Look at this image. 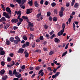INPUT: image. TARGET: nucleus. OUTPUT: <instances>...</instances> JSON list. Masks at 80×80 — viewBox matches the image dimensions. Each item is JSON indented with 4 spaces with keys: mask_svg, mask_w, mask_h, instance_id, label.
<instances>
[{
    "mask_svg": "<svg viewBox=\"0 0 80 80\" xmlns=\"http://www.w3.org/2000/svg\"><path fill=\"white\" fill-rule=\"evenodd\" d=\"M20 17H19V18H18V17L17 18V19H19V21L20 22H23V19L22 18H20Z\"/></svg>",
    "mask_w": 80,
    "mask_h": 80,
    "instance_id": "obj_19",
    "label": "nucleus"
},
{
    "mask_svg": "<svg viewBox=\"0 0 80 80\" xmlns=\"http://www.w3.org/2000/svg\"><path fill=\"white\" fill-rule=\"evenodd\" d=\"M25 45L26 47H28L29 46V42H27L25 43Z\"/></svg>",
    "mask_w": 80,
    "mask_h": 80,
    "instance_id": "obj_34",
    "label": "nucleus"
},
{
    "mask_svg": "<svg viewBox=\"0 0 80 80\" xmlns=\"http://www.w3.org/2000/svg\"><path fill=\"white\" fill-rule=\"evenodd\" d=\"M21 68L22 71H24V70H25V65H22V66L21 67Z\"/></svg>",
    "mask_w": 80,
    "mask_h": 80,
    "instance_id": "obj_23",
    "label": "nucleus"
},
{
    "mask_svg": "<svg viewBox=\"0 0 80 80\" xmlns=\"http://www.w3.org/2000/svg\"><path fill=\"white\" fill-rule=\"evenodd\" d=\"M41 13H39L38 14H37V18H39L40 17V16L41 15Z\"/></svg>",
    "mask_w": 80,
    "mask_h": 80,
    "instance_id": "obj_38",
    "label": "nucleus"
},
{
    "mask_svg": "<svg viewBox=\"0 0 80 80\" xmlns=\"http://www.w3.org/2000/svg\"><path fill=\"white\" fill-rule=\"evenodd\" d=\"M6 44L7 45H9L10 44V41L8 40H7L6 41Z\"/></svg>",
    "mask_w": 80,
    "mask_h": 80,
    "instance_id": "obj_22",
    "label": "nucleus"
},
{
    "mask_svg": "<svg viewBox=\"0 0 80 80\" xmlns=\"http://www.w3.org/2000/svg\"><path fill=\"white\" fill-rule=\"evenodd\" d=\"M46 38H47V39H49L50 38V36L48 34H46Z\"/></svg>",
    "mask_w": 80,
    "mask_h": 80,
    "instance_id": "obj_41",
    "label": "nucleus"
},
{
    "mask_svg": "<svg viewBox=\"0 0 80 80\" xmlns=\"http://www.w3.org/2000/svg\"><path fill=\"white\" fill-rule=\"evenodd\" d=\"M10 7H12V8H13V7H15V5H13L12 4H10Z\"/></svg>",
    "mask_w": 80,
    "mask_h": 80,
    "instance_id": "obj_62",
    "label": "nucleus"
},
{
    "mask_svg": "<svg viewBox=\"0 0 80 80\" xmlns=\"http://www.w3.org/2000/svg\"><path fill=\"white\" fill-rule=\"evenodd\" d=\"M12 71L9 70V71L8 74H9V75H12Z\"/></svg>",
    "mask_w": 80,
    "mask_h": 80,
    "instance_id": "obj_57",
    "label": "nucleus"
},
{
    "mask_svg": "<svg viewBox=\"0 0 80 80\" xmlns=\"http://www.w3.org/2000/svg\"><path fill=\"white\" fill-rule=\"evenodd\" d=\"M44 4L45 5H48V1H46L44 3Z\"/></svg>",
    "mask_w": 80,
    "mask_h": 80,
    "instance_id": "obj_56",
    "label": "nucleus"
},
{
    "mask_svg": "<svg viewBox=\"0 0 80 80\" xmlns=\"http://www.w3.org/2000/svg\"><path fill=\"white\" fill-rule=\"evenodd\" d=\"M17 28H18V27L15 26L13 27V29L14 30H16V29H17Z\"/></svg>",
    "mask_w": 80,
    "mask_h": 80,
    "instance_id": "obj_55",
    "label": "nucleus"
},
{
    "mask_svg": "<svg viewBox=\"0 0 80 80\" xmlns=\"http://www.w3.org/2000/svg\"><path fill=\"white\" fill-rule=\"evenodd\" d=\"M17 73H18L17 72V71L16 70V69H14L13 71V74L14 75H16V74H17Z\"/></svg>",
    "mask_w": 80,
    "mask_h": 80,
    "instance_id": "obj_29",
    "label": "nucleus"
},
{
    "mask_svg": "<svg viewBox=\"0 0 80 80\" xmlns=\"http://www.w3.org/2000/svg\"><path fill=\"white\" fill-rule=\"evenodd\" d=\"M15 13L16 14H17L18 15V17L19 18V17H20V16H21V15H22V13H21V11H16L15 12Z\"/></svg>",
    "mask_w": 80,
    "mask_h": 80,
    "instance_id": "obj_2",
    "label": "nucleus"
},
{
    "mask_svg": "<svg viewBox=\"0 0 80 80\" xmlns=\"http://www.w3.org/2000/svg\"><path fill=\"white\" fill-rule=\"evenodd\" d=\"M16 1V2L18 3L19 4H20L22 3V0H14L13 2H15Z\"/></svg>",
    "mask_w": 80,
    "mask_h": 80,
    "instance_id": "obj_15",
    "label": "nucleus"
},
{
    "mask_svg": "<svg viewBox=\"0 0 80 80\" xmlns=\"http://www.w3.org/2000/svg\"><path fill=\"white\" fill-rule=\"evenodd\" d=\"M52 54H53V52L52 51H51L49 53V55H52Z\"/></svg>",
    "mask_w": 80,
    "mask_h": 80,
    "instance_id": "obj_50",
    "label": "nucleus"
},
{
    "mask_svg": "<svg viewBox=\"0 0 80 80\" xmlns=\"http://www.w3.org/2000/svg\"><path fill=\"white\" fill-rule=\"evenodd\" d=\"M25 2H26V0H22V5H23V4H24Z\"/></svg>",
    "mask_w": 80,
    "mask_h": 80,
    "instance_id": "obj_46",
    "label": "nucleus"
},
{
    "mask_svg": "<svg viewBox=\"0 0 80 80\" xmlns=\"http://www.w3.org/2000/svg\"><path fill=\"white\" fill-rule=\"evenodd\" d=\"M36 42H38H38H40V40L38 38L37 40H36Z\"/></svg>",
    "mask_w": 80,
    "mask_h": 80,
    "instance_id": "obj_53",
    "label": "nucleus"
},
{
    "mask_svg": "<svg viewBox=\"0 0 80 80\" xmlns=\"http://www.w3.org/2000/svg\"><path fill=\"white\" fill-rule=\"evenodd\" d=\"M15 38L16 40H17L18 41V42H20V38H19L18 36L15 37Z\"/></svg>",
    "mask_w": 80,
    "mask_h": 80,
    "instance_id": "obj_20",
    "label": "nucleus"
},
{
    "mask_svg": "<svg viewBox=\"0 0 80 80\" xmlns=\"http://www.w3.org/2000/svg\"><path fill=\"white\" fill-rule=\"evenodd\" d=\"M6 10L7 12H8L10 15H11L12 13H11V10H10V8L8 7H7L6 8Z\"/></svg>",
    "mask_w": 80,
    "mask_h": 80,
    "instance_id": "obj_4",
    "label": "nucleus"
},
{
    "mask_svg": "<svg viewBox=\"0 0 80 80\" xmlns=\"http://www.w3.org/2000/svg\"><path fill=\"white\" fill-rule=\"evenodd\" d=\"M22 38L23 40H27V38L26 36H23L22 37Z\"/></svg>",
    "mask_w": 80,
    "mask_h": 80,
    "instance_id": "obj_25",
    "label": "nucleus"
},
{
    "mask_svg": "<svg viewBox=\"0 0 80 80\" xmlns=\"http://www.w3.org/2000/svg\"><path fill=\"white\" fill-rule=\"evenodd\" d=\"M50 15H51V12H47V15L48 17L50 16Z\"/></svg>",
    "mask_w": 80,
    "mask_h": 80,
    "instance_id": "obj_35",
    "label": "nucleus"
},
{
    "mask_svg": "<svg viewBox=\"0 0 80 80\" xmlns=\"http://www.w3.org/2000/svg\"><path fill=\"white\" fill-rule=\"evenodd\" d=\"M43 50L44 51H45V52H47V51H48V49H47V48L46 47L43 48Z\"/></svg>",
    "mask_w": 80,
    "mask_h": 80,
    "instance_id": "obj_36",
    "label": "nucleus"
},
{
    "mask_svg": "<svg viewBox=\"0 0 80 80\" xmlns=\"http://www.w3.org/2000/svg\"><path fill=\"white\" fill-rule=\"evenodd\" d=\"M32 13V11H30V9H28L27 10L26 13L27 14H30V13Z\"/></svg>",
    "mask_w": 80,
    "mask_h": 80,
    "instance_id": "obj_16",
    "label": "nucleus"
},
{
    "mask_svg": "<svg viewBox=\"0 0 80 80\" xmlns=\"http://www.w3.org/2000/svg\"><path fill=\"white\" fill-rule=\"evenodd\" d=\"M35 69L36 70H39V69H40V67L38 66V67H37Z\"/></svg>",
    "mask_w": 80,
    "mask_h": 80,
    "instance_id": "obj_59",
    "label": "nucleus"
},
{
    "mask_svg": "<svg viewBox=\"0 0 80 80\" xmlns=\"http://www.w3.org/2000/svg\"><path fill=\"white\" fill-rule=\"evenodd\" d=\"M59 16L60 17H62L63 16V11H61L60 12H59Z\"/></svg>",
    "mask_w": 80,
    "mask_h": 80,
    "instance_id": "obj_9",
    "label": "nucleus"
},
{
    "mask_svg": "<svg viewBox=\"0 0 80 80\" xmlns=\"http://www.w3.org/2000/svg\"><path fill=\"white\" fill-rule=\"evenodd\" d=\"M44 28H45V29H47L48 28V26H47V25L45 24L44 25Z\"/></svg>",
    "mask_w": 80,
    "mask_h": 80,
    "instance_id": "obj_54",
    "label": "nucleus"
},
{
    "mask_svg": "<svg viewBox=\"0 0 80 80\" xmlns=\"http://www.w3.org/2000/svg\"><path fill=\"white\" fill-rule=\"evenodd\" d=\"M18 42H20V41H18V40H16L14 41V43H15V44H18Z\"/></svg>",
    "mask_w": 80,
    "mask_h": 80,
    "instance_id": "obj_28",
    "label": "nucleus"
},
{
    "mask_svg": "<svg viewBox=\"0 0 80 80\" xmlns=\"http://www.w3.org/2000/svg\"><path fill=\"white\" fill-rule=\"evenodd\" d=\"M32 48H34V47H35V43H33V44H32Z\"/></svg>",
    "mask_w": 80,
    "mask_h": 80,
    "instance_id": "obj_60",
    "label": "nucleus"
},
{
    "mask_svg": "<svg viewBox=\"0 0 80 80\" xmlns=\"http://www.w3.org/2000/svg\"><path fill=\"white\" fill-rule=\"evenodd\" d=\"M42 72H43V70L42 69H41L40 71H39L38 74L40 75V73H42Z\"/></svg>",
    "mask_w": 80,
    "mask_h": 80,
    "instance_id": "obj_42",
    "label": "nucleus"
},
{
    "mask_svg": "<svg viewBox=\"0 0 80 80\" xmlns=\"http://www.w3.org/2000/svg\"><path fill=\"white\" fill-rule=\"evenodd\" d=\"M22 19H23V20H26L27 22H28V21L29 20H28V17L22 16Z\"/></svg>",
    "mask_w": 80,
    "mask_h": 80,
    "instance_id": "obj_7",
    "label": "nucleus"
},
{
    "mask_svg": "<svg viewBox=\"0 0 80 80\" xmlns=\"http://www.w3.org/2000/svg\"><path fill=\"white\" fill-rule=\"evenodd\" d=\"M10 40L11 42H14V38L13 37H11L10 38Z\"/></svg>",
    "mask_w": 80,
    "mask_h": 80,
    "instance_id": "obj_21",
    "label": "nucleus"
},
{
    "mask_svg": "<svg viewBox=\"0 0 80 80\" xmlns=\"http://www.w3.org/2000/svg\"><path fill=\"white\" fill-rule=\"evenodd\" d=\"M55 35L54 34H52V35L50 37V38L51 39V40H52L53 38V37H54V36H55Z\"/></svg>",
    "mask_w": 80,
    "mask_h": 80,
    "instance_id": "obj_39",
    "label": "nucleus"
},
{
    "mask_svg": "<svg viewBox=\"0 0 80 80\" xmlns=\"http://www.w3.org/2000/svg\"><path fill=\"white\" fill-rule=\"evenodd\" d=\"M10 24L9 23H7L6 24V26L7 27H10Z\"/></svg>",
    "mask_w": 80,
    "mask_h": 80,
    "instance_id": "obj_40",
    "label": "nucleus"
},
{
    "mask_svg": "<svg viewBox=\"0 0 80 80\" xmlns=\"http://www.w3.org/2000/svg\"><path fill=\"white\" fill-rule=\"evenodd\" d=\"M26 47V45H25V44H24L23 45H22V48H25Z\"/></svg>",
    "mask_w": 80,
    "mask_h": 80,
    "instance_id": "obj_64",
    "label": "nucleus"
},
{
    "mask_svg": "<svg viewBox=\"0 0 80 80\" xmlns=\"http://www.w3.org/2000/svg\"><path fill=\"white\" fill-rule=\"evenodd\" d=\"M42 72H43V70L42 69H41L40 71H39L38 74L40 75V73H42Z\"/></svg>",
    "mask_w": 80,
    "mask_h": 80,
    "instance_id": "obj_43",
    "label": "nucleus"
},
{
    "mask_svg": "<svg viewBox=\"0 0 80 80\" xmlns=\"http://www.w3.org/2000/svg\"><path fill=\"white\" fill-rule=\"evenodd\" d=\"M30 31H31V32H33V30H34V29H33V28H30Z\"/></svg>",
    "mask_w": 80,
    "mask_h": 80,
    "instance_id": "obj_61",
    "label": "nucleus"
},
{
    "mask_svg": "<svg viewBox=\"0 0 80 80\" xmlns=\"http://www.w3.org/2000/svg\"><path fill=\"white\" fill-rule=\"evenodd\" d=\"M5 52L4 51H2L0 52V55H5Z\"/></svg>",
    "mask_w": 80,
    "mask_h": 80,
    "instance_id": "obj_17",
    "label": "nucleus"
},
{
    "mask_svg": "<svg viewBox=\"0 0 80 80\" xmlns=\"http://www.w3.org/2000/svg\"><path fill=\"white\" fill-rule=\"evenodd\" d=\"M23 51H24V49L22 48H20L18 51V53H23Z\"/></svg>",
    "mask_w": 80,
    "mask_h": 80,
    "instance_id": "obj_5",
    "label": "nucleus"
},
{
    "mask_svg": "<svg viewBox=\"0 0 80 80\" xmlns=\"http://www.w3.org/2000/svg\"><path fill=\"white\" fill-rule=\"evenodd\" d=\"M6 14H7V12H4L3 14V16H4V17H6Z\"/></svg>",
    "mask_w": 80,
    "mask_h": 80,
    "instance_id": "obj_51",
    "label": "nucleus"
},
{
    "mask_svg": "<svg viewBox=\"0 0 80 80\" xmlns=\"http://www.w3.org/2000/svg\"><path fill=\"white\" fill-rule=\"evenodd\" d=\"M52 19H53V18H52V17H49V20H50V21H52Z\"/></svg>",
    "mask_w": 80,
    "mask_h": 80,
    "instance_id": "obj_58",
    "label": "nucleus"
},
{
    "mask_svg": "<svg viewBox=\"0 0 80 80\" xmlns=\"http://www.w3.org/2000/svg\"><path fill=\"white\" fill-rule=\"evenodd\" d=\"M34 5L36 7H38L39 5H38V3L37 2V1H36L34 2Z\"/></svg>",
    "mask_w": 80,
    "mask_h": 80,
    "instance_id": "obj_13",
    "label": "nucleus"
},
{
    "mask_svg": "<svg viewBox=\"0 0 80 80\" xmlns=\"http://www.w3.org/2000/svg\"><path fill=\"white\" fill-rule=\"evenodd\" d=\"M21 77H22V75L21 74H20L16 76V77H17V78H20Z\"/></svg>",
    "mask_w": 80,
    "mask_h": 80,
    "instance_id": "obj_48",
    "label": "nucleus"
},
{
    "mask_svg": "<svg viewBox=\"0 0 80 80\" xmlns=\"http://www.w3.org/2000/svg\"><path fill=\"white\" fill-rule=\"evenodd\" d=\"M70 5V3L69 2L66 3V7H69V5Z\"/></svg>",
    "mask_w": 80,
    "mask_h": 80,
    "instance_id": "obj_63",
    "label": "nucleus"
},
{
    "mask_svg": "<svg viewBox=\"0 0 80 80\" xmlns=\"http://www.w3.org/2000/svg\"><path fill=\"white\" fill-rule=\"evenodd\" d=\"M9 56L11 57H13V53H11L9 54Z\"/></svg>",
    "mask_w": 80,
    "mask_h": 80,
    "instance_id": "obj_49",
    "label": "nucleus"
},
{
    "mask_svg": "<svg viewBox=\"0 0 80 80\" xmlns=\"http://www.w3.org/2000/svg\"><path fill=\"white\" fill-rule=\"evenodd\" d=\"M78 3H76L74 6V8H78Z\"/></svg>",
    "mask_w": 80,
    "mask_h": 80,
    "instance_id": "obj_27",
    "label": "nucleus"
},
{
    "mask_svg": "<svg viewBox=\"0 0 80 80\" xmlns=\"http://www.w3.org/2000/svg\"><path fill=\"white\" fill-rule=\"evenodd\" d=\"M60 40H59V39H58L57 38H55L54 42L55 43H57V42H60Z\"/></svg>",
    "mask_w": 80,
    "mask_h": 80,
    "instance_id": "obj_10",
    "label": "nucleus"
},
{
    "mask_svg": "<svg viewBox=\"0 0 80 80\" xmlns=\"http://www.w3.org/2000/svg\"><path fill=\"white\" fill-rule=\"evenodd\" d=\"M53 22H57V18L56 17H54L53 18Z\"/></svg>",
    "mask_w": 80,
    "mask_h": 80,
    "instance_id": "obj_24",
    "label": "nucleus"
},
{
    "mask_svg": "<svg viewBox=\"0 0 80 80\" xmlns=\"http://www.w3.org/2000/svg\"><path fill=\"white\" fill-rule=\"evenodd\" d=\"M5 72V70L2 69V70H1L0 72V75H3V74H4Z\"/></svg>",
    "mask_w": 80,
    "mask_h": 80,
    "instance_id": "obj_12",
    "label": "nucleus"
},
{
    "mask_svg": "<svg viewBox=\"0 0 80 80\" xmlns=\"http://www.w3.org/2000/svg\"><path fill=\"white\" fill-rule=\"evenodd\" d=\"M56 5V3L55 2H52L51 4V6L52 7H54Z\"/></svg>",
    "mask_w": 80,
    "mask_h": 80,
    "instance_id": "obj_30",
    "label": "nucleus"
},
{
    "mask_svg": "<svg viewBox=\"0 0 80 80\" xmlns=\"http://www.w3.org/2000/svg\"><path fill=\"white\" fill-rule=\"evenodd\" d=\"M8 78V76L7 75H5L4 77L2 78V80H7Z\"/></svg>",
    "mask_w": 80,
    "mask_h": 80,
    "instance_id": "obj_14",
    "label": "nucleus"
},
{
    "mask_svg": "<svg viewBox=\"0 0 80 80\" xmlns=\"http://www.w3.org/2000/svg\"><path fill=\"white\" fill-rule=\"evenodd\" d=\"M27 50H26L24 52V53L25 54V57H26V58H28V56H29V53L28 52H27Z\"/></svg>",
    "mask_w": 80,
    "mask_h": 80,
    "instance_id": "obj_6",
    "label": "nucleus"
},
{
    "mask_svg": "<svg viewBox=\"0 0 80 80\" xmlns=\"http://www.w3.org/2000/svg\"><path fill=\"white\" fill-rule=\"evenodd\" d=\"M67 53V51H66L65 52L63 53L62 56V57H63L65 56V55H66Z\"/></svg>",
    "mask_w": 80,
    "mask_h": 80,
    "instance_id": "obj_31",
    "label": "nucleus"
},
{
    "mask_svg": "<svg viewBox=\"0 0 80 80\" xmlns=\"http://www.w3.org/2000/svg\"><path fill=\"white\" fill-rule=\"evenodd\" d=\"M28 3L29 4L30 6H32V5H33L32 0H31V1H29L28 2Z\"/></svg>",
    "mask_w": 80,
    "mask_h": 80,
    "instance_id": "obj_18",
    "label": "nucleus"
},
{
    "mask_svg": "<svg viewBox=\"0 0 80 80\" xmlns=\"http://www.w3.org/2000/svg\"><path fill=\"white\" fill-rule=\"evenodd\" d=\"M1 64L2 65V66H4L5 65V62L3 61H2L1 62Z\"/></svg>",
    "mask_w": 80,
    "mask_h": 80,
    "instance_id": "obj_33",
    "label": "nucleus"
},
{
    "mask_svg": "<svg viewBox=\"0 0 80 80\" xmlns=\"http://www.w3.org/2000/svg\"><path fill=\"white\" fill-rule=\"evenodd\" d=\"M6 21V19L5 17H2L0 19V22Z\"/></svg>",
    "mask_w": 80,
    "mask_h": 80,
    "instance_id": "obj_8",
    "label": "nucleus"
},
{
    "mask_svg": "<svg viewBox=\"0 0 80 80\" xmlns=\"http://www.w3.org/2000/svg\"><path fill=\"white\" fill-rule=\"evenodd\" d=\"M58 75H60V72H57L55 74V75L56 76V77H58Z\"/></svg>",
    "mask_w": 80,
    "mask_h": 80,
    "instance_id": "obj_45",
    "label": "nucleus"
},
{
    "mask_svg": "<svg viewBox=\"0 0 80 80\" xmlns=\"http://www.w3.org/2000/svg\"><path fill=\"white\" fill-rule=\"evenodd\" d=\"M53 32H54V31H53L52 30L51 32H50L49 33V34L50 35H52V34H53Z\"/></svg>",
    "mask_w": 80,
    "mask_h": 80,
    "instance_id": "obj_52",
    "label": "nucleus"
},
{
    "mask_svg": "<svg viewBox=\"0 0 80 80\" xmlns=\"http://www.w3.org/2000/svg\"><path fill=\"white\" fill-rule=\"evenodd\" d=\"M11 66H13L15 65V62L14 61H12V63L11 64Z\"/></svg>",
    "mask_w": 80,
    "mask_h": 80,
    "instance_id": "obj_37",
    "label": "nucleus"
},
{
    "mask_svg": "<svg viewBox=\"0 0 80 80\" xmlns=\"http://www.w3.org/2000/svg\"><path fill=\"white\" fill-rule=\"evenodd\" d=\"M12 23H17L18 22V20L15 18H13L11 20Z\"/></svg>",
    "mask_w": 80,
    "mask_h": 80,
    "instance_id": "obj_3",
    "label": "nucleus"
},
{
    "mask_svg": "<svg viewBox=\"0 0 80 80\" xmlns=\"http://www.w3.org/2000/svg\"><path fill=\"white\" fill-rule=\"evenodd\" d=\"M62 28H63L62 29V30H61L60 31L58 32V36H61V35H63V32H64V31H65V23H63L62 24Z\"/></svg>",
    "mask_w": 80,
    "mask_h": 80,
    "instance_id": "obj_1",
    "label": "nucleus"
},
{
    "mask_svg": "<svg viewBox=\"0 0 80 80\" xmlns=\"http://www.w3.org/2000/svg\"><path fill=\"white\" fill-rule=\"evenodd\" d=\"M28 25L29 27H33V24L30 22H29V24H28Z\"/></svg>",
    "mask_w": 80,
    "mask_h": 80,
    "instance_id": "obj_11",
    "label": "nucleus"
},
{
    "mask_svg": "<svg viewBox=\"0 0 80 80\" xmlns=\"http://www.w3.org/2000/svg\"><path fill=\"white\" fill-rule=\"evenodd\" d=\"M10 16L8 15V14L7 13H6V15L5 16L6 18H7L9 19V18H10Z\"/></svg>",
    "mask_w": 80,
    "mask_h": 80,
    "instance_id": "obj_26",
    "label": "nucleus"
},
{
    "mask_svg": "<svg viewBox=\"0 0 80 80\" xmlns=\"http://www.w3.org/2000/svg\"><path fill=\"white\" fill-rule=\"evenodd\" d=\"M7 61L8 62H10V61H12V58H11L10 57H8L7 58Z\"/></svg>",
    "mask_w": 80,
    "mask_h": 80,
    "instance_id": "obj_32",
    "label": "nucleus"
},
{
    "mask_svg": "<svg viewBox=\"0 0 80 80\" xmlns=\"http://www.w3.org/2000/svg\"><path fill=\"white\" fill-rule=\"evenodd\" d=\"M54 13L57 14V9H55L54 10Z\"/></svg>",
    "mask_w": 80,
    "mask_h": 80,
    "instance_id": "obj_44",
    "label": "nucleus"
},
{
    "mask_svg": "<svg viewBox=\"0 0 80 80\" xmlns=\"http://www.w3.org/2000/svg\"><path fill=\"white\" fill-rule=\"evenodd\" d=\"M39 39L40 40H43V37L42 36H40L39 38Z\"/></svg>",
    "mask_w": 80,
    "mask_h": 80,
    "instance_id": "obj_47",
    "label": "nucleus"
}]
</instances>
